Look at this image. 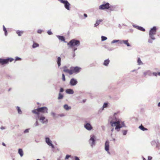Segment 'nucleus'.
Listing matches in <instances>:
<instances>
[{
    "label": "nucleus",
    "instance_id": "obj_10",
    "mask_svg": "<svg viewBox=\"0 0 160 160\" xmlns=\"http://www.w3.org/2000/svg\"><path fill=\"white\" fill-rule=\"evenodd\" d=\"M109 142L107 141L106 142L105 144V149L106 151H107L108 153H109Z\"/></svg>",
    "mask_w": 160,
    "mask_h": 160
},
{
    "label": "nucleus",
    "instance_id": "obj_25",
    "mask_svg": "<svg viewBox=\"0 0 160 160\" xmlns=\"http://www.w3.org/2000/svg\"><path fill=\"white\" fill-rule=\"evenodd\" d=\"M64 108L67 110H68L71 108V107H69L67 104H65L64 105Z\"/></svg>",
    "mask_w": 160,
    "mask_h": 160
},
{
    "label": "nucleus",
    "instance_id": "obj_7",
    "mask_svg": "<svg viewBox=\"0 0 160 160\" xmlns=\"http://www.w3.org/2000/svg\"><path fill=\"white\" fill-rule=\"evenodd\" d=\"M110 8V10H113L110 7V4L108 3H107L105 4L101 5L99 7V9L101 10H104L105 9H108Z\"/></svg>",
    "mask_w": 160,
    "mask_h": 160
},
{
    "label": "nucleus",
    "instance_id": "obj_57",
    "mask_svg": "<svg viewBox=\"0 0 160 160\" xmlns=\"http://www.w3.org/2000/svg\"><path fill=\"white\" fill-rule=\"evenodd\" d=\"M3 128H2V127H1V129H3Z\"/></svg>",
    "mask_w": 160,
    "mask_h": 160
},
{
    "label": "nucleus",
    "instance_id": "obj_55",
    "mask_svg": "<svg viewBox=\"0 0 160 160\" xmlns=\"http://www.w3.org/2000/svg\"><path fill=\"white\" fill-rule=\"evenodd\" d=\"M158 75L160 76V72H158Z\"/></svg>",
    "mask_w": 160,
    "mask_h": 160
},
{
    "label": "nucleus",
    "instance_id": "obj_18",
    "mask_svg": "<svg viewBox=\"0 0 160 160\" xmlns=\"http://www.w3.org/2000/svg\"><path fill=\"white\" fill-rule=\"evenodd\" d=\"M102 21V19H100L99 20H98L96 21V23L94 24V26L96 27Z\"/></svg>",
    "mask_w": 160,
    "mask_h": 160
},
{
    "label": "nucleus",
    "instance_id": "obj_11",
    "mask_svg": "<svg viewBox=\"0 0 160 160\" xmlns=\"http://www.w3.org/2000/svg\"><path fill=\"white\" fill-rule=\"evenodd\" d=\"M78 82L76 79L72 78L70 82V83L71 86L75 85Z\"/></svg>",
    "mask_w": 160,
    "mask_h": 160
},
{
    "label": "nucleus",
    "instance_id": "obj_58",
    "mask_svg": "<svg viewBox=\"0 0 160 160\" xmlns=\"http://www.w3.org/2000/svg\"><path fill=\"white\" fill-rule=\"evenodd\" d=\"M36 160H40L39 159H37Z\"/></svg>",
    "mask_w": 160,
    "mask_h": 160
},
{
    "label": "nucleus",
    "instance_id": "obj_17",
    "mask_svg": "<svg viewBox=\"0 0 160 160\" xmlns=\"http://www.w3.org/2000/svg\"><path fill=\"white\" fill-rule=\"evenodd\" d=\"M66 92L67 93L70 94H72L74 92L73 90L70 89H67L66 90Z\"/></svg>",
    "mask_w": 160,
    "mask_h": 160
},
{
    "label": "nucleus",
    "instance_id": "obj_5",
    "mask_svg": "<svg viewBox=\"0 0 160 160\" xmlns=\"http://www.w3.org/2000/svg\"><path fill=\"white\" fill-rule=\"evenodd\" d=\"M14 60L12 58H8L6 59L0 58V64L2 65L8 63L9 62H11Z\"/></svg>",
    "mask_w": 160,
    "mask_h": 160
},
{
    "label": "nucleus",
    "instance_id": "obj_34",
    "mask_svg": "<svg viewBox=\"0 0 160 160\" xmlns=\"http://www.w3.org/2000/svg\"><path fill=\"white\" fill-rule=\"evenodd\" d=\"M120 41L119 40H114L112 41V43H114L119 42L120 43Z\"/></svg>",
    "mask_w": 160,
    "mask_h": 160
},
{
    "label": "nucleus",
    "instance_id": "obj_48",
    "mask_svg": "<svg viewBox=\"0 0 160 160\" xmlns=\"http://www.w3.org/2000/svg\"><path fill=\"white\" fill-rule=\"evenodd\" d=\"M28 130H28V129H26V130L24 131V132H25V133L28 132Z\"/></svg>",
    "mask_w": 160,
    "mask_h": 160
},
{
    "label": "nucleus",
    "instance_id": "obj_21",
    "mask_svg": "<svg viewBox=\"0 0 160 160\" xmlns=\"http://www.w3.org/2000/svg\"><path fill=\"white\" fill-rule=\"evenodd\" d=\"M109 62L110 61L109 59H106L104 61L103 63V65L105 66H108Z\"/></svg>",
    "mask_w": 160,
    "mask_h": 160
},
{
    "label": "nucleus",
    "instance_id": "obj_40",
    "mask_svg": "<svg viewBox=\"0 0 160 160\" xmlns=\"http://www.w3.org/2000/svg\"><path fill=\"white\" fill-rule=\"evenodd\" d=\"M38 121H36L34 124V125H35V126H37L38 125Z\"/></svg>",
    "mask_w": 160,
    "mask_h": 160
},
{
    "label": "nucleus",
    "instance_id": "obj_37",
    "mask_svg": "<svg viewBox=\"0 0 160 160\" xmlns=\"http://www.w3.org/2000/svg\"><path fill=\"white\" fill-rule=\"evenodd\" d=\"M42 32V30L41 29H39L37 31V32L38 33H41Z\"/></svg>",
    "mask_w": 160,
    "mask_h": 160
},
{
    "label": "nucleus",
    "instance_id": "obj_44",
    "mask_svg": "<svg viewBox=\"0 0 160 160\" xmlns=\"http://www.w3.org/2000/svg\"><path fill=\"white\" fill-rule=\"evenodd\" d=\"M152 158V157L151 156H148V160H151Z\"/></svg>",
    "mask_w": 160,
    "mask_h": 160
},
{
    "label": "nucleus",
    "instance_id": "obj_46",
    "mask_svg": "<svg viewBox=\"0 0 160 160\" xmlns=\"http://www.w3.org/2000/svg\"><path fill=\"white\" fill-rule=\"evenodd\" d=\"M59 116L60 117H63L64 116V115L63 114H59Z\"/></svg>",
    "mask_w": 160,
    "mask_h": 160
},
{
    "label": "nucleus",
    "instance_id": "obj_15",
    "mask_svg": "<svg viewBox=\"0 0 160 160\" xmlns=\"http://www.w3.org/2000/svg\"><path fill=\"white\" fill-rule=\"evenodd\" d=\"M40 120L41 121L42 123L46 122H48V120L46 119L45 118L44 116H41L40 118Z\"/></svg>",
    "mask_w": 160,
    "mask_h": 160
},
{
    "label": "nucleus",
    "instance_id": "obj_3",
    "mask_svg": "<svg viewBox=\"0 0 160 160\" xmlns=\"http://www.w3.org/2000/svg\"><path fill=\"white\" fill-rule=\"evenodd\" d=\"M80 44L79 41L74 39L72 40L68 43V45L70 48L73 49L74 51H75L77 49L75 47L79 46Z\"/></svg>",
    "mask_w": 160,
    "mask_h": 160
},
{
    "label": "nucleus",
    "instance_id": "obj_28",
    "mask_svg": "<svg viewBox=\"0 0 160 160\" xmlns=\"http://www.w3.org/2000/svg\"><path fill=\"white\" fill-rule=\"evenodd\" d=\"M63 95L62 94H61L60 93H59L58 99H61L63 98Z\"/></svg>",
    "mask_w": 160,
    "mask_h": 160
},
{
    "label": "nucleus",
    "instance_id": "obj_60",
    "mask_svg": "<svg viewBox=\"0 0 160 160\" xmlns=\"http://www.w3.org/2000/svg\"><path fill=\"white\" fill-rule=\"evenodd\" d=\"M113 129H112V131H113Z\"/></svg>",
    "mask_w": 160,
    "mask_h": 160
},
{
    "label": "nucleus",
    "instance_id": "obj_43",
    "mask_svg": "<svg viewBox=\"0 0 160 160\" xmlns=\"http://www.w3.org/2000/svg\"><path fill=\"white\" fill-rule=\"evenodd\" d=\"M64 91V90L63 89V88H61L60 89V92H63V91Z\"/></svg>",
    "mask_w": 160,
    "mask_h": 160
},
{
    "label": "nucleus",
    "instance_id": "obj_39",
    "mask_svg": "<svg viewBox=\"0 0 160 160\" xmlns=\"http://www.w3.org/2000/svg\"><path fill=\"white\" fill-rule=\"evenodd\" d=\"M47 32L48 34L49 35H51L52 34V32L50 31H48Z\"/></svg>",
    "mask_w": 160,
    "mask_h": 160
},
{
    "label": "nucleus",
    "instance_id": "obj_24",
    "mask_svg": "<svg viewBox=\"0 0 160 160\" xmlns=\"http://www.w3.org/2000/svg\"><path fill=\"white\" fill-rule=\"evenodd\" d=\"M139 128H140L141 130L143 131H146V130H148V129L147 128H144L142 125H141L139 127Z\"/></svg>",
    "mask_w": 160,
    "mask_h": 160
},
{
    "label": "nucleus",
    "instance_id": "obj_53",
    "mask_svg": "<svg viewBox=\"0 0 160 160\" xmlns=\"http://www.w3.org/2000/svg\"><path fill=\"white\" fill-rule=\"evenodd\" d=\"M2 145L4 146H6L4 142H2Z\"/></svg>",
    "mask_w": 160,
    "mask_h": 160
},
{
    "label": "nucleus",
    "instance_id": "obj_35",
    "mask_svg": "<svg viewBox=\"0 0 160 160\" xmlns=\"http://www.w3.org/2000/svg\"><path fill=\"white\" fill-rule=\"evenodd\" d=\"M21 60V58H20L19 57H16L15 58V62L17 61H20Z\"/></svg>",
    "mask_w": 160,
    "mask_h": 160
},
{
    "label": "nucleus",
    "instance_id": "obj_31",
    "mask_svg": "<svg viewBox=\"0 0 160 160\" xmlns=\"http://www.w3.org/2000/svg\"><path fill=\"white\" fill-rule=\"evenodd\" d=\"M102 40L103 41L107 39V38L105 36H102L101 37Z\"/></svg>",
    "mask_w": 160,
    "mask_h": 160
},
{
    "label": "nucleus",
    "instance_id": "obj_26",
    "mask_svg": "<svg viewBox=\"0 0 160 160\" xmlns=\"http://www.w3.org/2000/svg\"><path fill=\"white\" fill-rule=\"evenodd\" d=\"M3 31H4L5 35L6 36H7L8 35L7 31L6 28H5L4 26V25H3Z\"/></svg>",
    "mask_w": 160,
    "mask_h": 160
},
{
    "label": "nucleus",
    "instance_id": "obj_50",
    "mask_svg": "<svg viewBox=\"0 0 160 160\" xmlns=\"http://www.w3.org/2000/svg\"><path fill=\"white\" fill-rule=\"evenodd\" d=\"M119 112H117L116 113H115L114 114V115L115 116L116 115V114H118V113H119Z\"/></svg>",
    "mask_w": 160,
    "mask_h": 160
},
{
    "label": "nucleus",
    "instance_id": "obj_13",
    "mask_svg": "<svg viewBox=\"0 0 160 160\" xmlns=\"http://www.w3.org/2000/svg\"><path fill=\"white\" fill-rule=\"evenodd\" d=\"M128 40H121L120 41V43L122 44L123 43L124 44L126 45L128 47L130 46V45L128 43Z\"/></svg>",
    "mask_w": 160,
    "mask_h": 160
},
{
    "label": "nucleus",
    "instance_id": "obj_56",
    "mask_svg": "<svg viewBox=\"0 0 160 160\" xmlns=\"http://www.w3.org/2000/svg\"><path fill=\"white\" fill-rule=\"evenodd\" d=\"M83 102H85V100H83Z\"/></svg>",
    "mask_w": 160,
    "mask_h": 160
},
{
    "label": "nucleus",
    "instance_id": "obj_47",
    "mask_svg": "<svg viewBox=\"0 0 160 160\" xmlns=\"http://www.w3.org/2000/svg\"><path fill=\"white\" fill-rule=\"evenodd\" d=\"M127 133V131H123V134L125 135V134H126Z\"/></svg>",
    "mask_w": 160,
    "mask_h": 160
},
{
    "label": "nucleus",
    "instance_id": "obj_4",
    "mask_svg": "<svg viewBox=\"0 0 160 160\" xmlns=\"http://www.w3.org/2000/svg\"><path fill=\"white\" fill-rule=\"evenodd\" d=\"M110 124L112 127H114L116 126L115 129H118L122 128V126H121L120 124V122L119 121L116 122H113L111 121L110 122Z\"/></svg>",
    "mask_w": 160,
    "mask_h": 160
},
{
    "label": "nucleus",
    "instance_id": "obj_2",
    "mask_svg": "<svg viewBox=\"0 0 160 160\" xmlns=\"http://www.w3.org/2000/svg\"><path fill=\"white\" fill-rule=\"evenodd\" d=\"M48 110V108L46 107H44L33 110L32 111V112L33 113L35 114L37 118H38L39 117L40 112L42 113H47Z\"/></svg>",
    "mask_w": 160,
    "mask_h": 160
},
{
    "label": "nucleus",
    "instance_id": "obj_38",
    "mask_svg": "<svg viewBox=\"0 0 160 160\" xmlns=\"http://www.w3.org/2000/svg\"><path fill=\"white\" fill-rule=\"evenodd\" d=\"M152 74L153 75L157 76L158 75V72H153L152 73Z\"/></svg>",
    "mask_w": 160,
    "mask_h": 160
},
{
    "label": "nucleus",
    "instance_id": "obj_52",
    "mask_svg": "<svg viewBox=\"0 0 160 160\" xmlns=\"http://www.w3.org/2000/svg\"><path fill=\"white\" fill-rule=\"evenodd\" d=\"M84 16L85 18H86L87 17V14L85 13L84 14Z\"/></svg>",
    "mask_w": 160,
    "mask_h": 160
},
{
    "label": "nucleus",
    "instance_id": "obj_51",
    "mask_svg": "<svg viewBox=\"0 0 160 160\" xmlns=\"http://www.w3.org/2000/svg\"><path fill=\"white\" fill-rule=\"evenodd\" d=\"M148 42L149 43H152V41L151 40H150V39H149L148 40Z\"/></svg>",
    "mask_w": 160,
    "mask_h": 160
},
{
    "label": "nucleus",
    "instance_id": "obj_16",
    "mask_svg": "<svg viewBox=\"0 0 160 160\" xmlns=\"http://www.w3.org/2000/svg\"><path fill=\"white\" fill-rule=\"evenodd\" d=\"M152 74V73L150 71H148L146 72H144L143 73V75L144 76H146L147 75H149L151 76Z\"/></svg>",
    "mask_w": 160,
    "mask_h": 160
},
{
    "label": "nucleus",
    "instance_id": "obj_20",
    "mask_svg": "<svg viewBox=\"0 0 160 160\" xmlns=\"http://www.w3.org/2000/svg\"><path fill=\"white\" fill-rule=\"evenodd\" d=\"M58 38L62 41L65 42V38L63 36H57Z\"/></svg>",
    "mask_w": 160,
    "mask_h": 160
},
{
    "label": "nucleus",
    "instance_id": "obj_54",
    "mask_svg": "<svg viewBox=\"0 0 160 160\" xmlns=\"http://www.w3.org/2000/svg\"><path fill=\"white\" fill-rule=\"evenodd\" d=\"M158 106L159 107H160V102H159L158 104Z\"/></svg>",
    "mask_w": 160,
    "mask_h": 160
},
{
    "label": "nucleus",
    "instance_id": "obj_27",
    "mask_svg": "<svg viewBox=\"0 0 160 160\" xmlns=\"http://www.w3.org/2000/svg\"><path fill=\"white\" fill-rule=\"evenodd\" d=\"M39 45L38 43H36L35 42H33V44L32 45V47H33V48H34L38 47L39 46Z\"/></svg>",
    "mask_w": 160,
    "mask_h": 160
},
{
    "label": "nucleus",
    "instance_id": "obj_9",
    "mask_svg": "<svg viewBox=\"0 0 160 160\" xmlns=\"http://www.w3.org/2000/svg\"><path fill=\"white\" fill-rule=\"evenodd\" d=\"M95 136L93 135L91 138L89 140V143L91 144L92 146L95 144Z\"/></svg>",
    "mask_w": 160,
    "mask_h": 160
},
{
    "label": "nucleus",
    "instance_id": "obj_32",
    "mask_svg": "<svg viewBox=\"0 0 160 160\" xmlns=\"http://www.w3.org/2000/svg\"><path fill=\"white\" fill-rule=\"evenodd\" d=\"M62 79L63 81H65L66 80L65 76L64 74H62Z\"/></svg>",
    "mask_w": 160,
    "mask_h": 160
},
{
    "label": "nucleus",
    "instance_id": "obj_41",
    "mask_svg": "<svg viewBox=\"0 0 160 160\" xmlns=\"http://www.w3.org/2000/svg\"><path fill=\"white\" fill-rule=\"evenodd\" d=\"M58 0L61 3H63L65 1V0Z\"/></svg>",
    "mask_w": 160,
    "mask_h": 160
},
{
    "label": "nucleus",
    "instance_id": "obj_23",
    "mask_svg": "<svg viewBox=\"0 0 160 160\" xmlns=\"http://www.w3.org/2000/svg\"><path fill=\"white\" fill-rule=\"evenodd\" d=\"M61 58L60 57H58L57 60V63L58 66L59 67L61 65Z\"/></svg>",
    "mask_w": 160,
    "mask_h": 160
},
{
    "label": "nucleus",
    "instance_id": "obj_22",
    "mask_svg": "<svg viewBox=\"0 0 160 160\" xmlns=\"http://www.w3.org/2000/svg\"><path fill=\"white\" fill-rule=\"evenodd\" d=\"M18 152L19 154L20 155L21 157L23 156V152L22 149H18Z\"/></svg>",
    "mask_w": 160,
    "mask_h": 160
},
{
    "label": "nucleus",
    "instance_id": "obj_6",
    "mask_svg": "<svg viewBox=\"0 0 160 160\" xmlns=\"http://www.w3.org/2000/svg\"><path fill=\"white\" fill-rule=\"evenodd\" d=\"M156 27H153L150 31L149 33V37L151 38L152 40H154L155 39L154 35L156 34Z\"/></svg>",
    "mask_w": 160,
    "mask_h": 160
},
{
    "label": "nucleus",
    "instance_id": "obj_12",
    "mask_svg": "<svg viewBox=\"0 0 160 160\" xmlns=\"http://www.w3.org/2000/svg\"><path fill=\"white\" fill-rule=\"evenodd\" d=\"M85 128L88 130H91L92 128L91 125L89 123H87L84 125Z\"/></svg>",
    "mask_w": 160,
    "mask_h": 160
},
{
    "label": "nucleus",
    "instance_id": "obj_29",
    "mask_svg": "<svg viewBox=\"0 0 160 160\" xmlns=\"http://www.w3.org/2000/svg\"><path fill=\"white\" fill-rule=\"evenodd\" d=\"M17 108L18 113L20 114H21L22 113V112L20 108L18 107H17Z\"/></svg>",
    "mask_w": 160,
    "mask_h": 160
},
{
    "label": "nucleus",
    "instance_id": "obj_59",
    "mask_svg": "<svg viewBox=\"0 0 160 160\" xmlns=\"http://www.w3.org/2000/svg\"><path fill=\"white\" fill-rule=\"evenodd\" d=\"M75 54H74V55H73V57H74L75 56Z\"/></svg>",
    "mask_w": 160,
    "mask_h": 160
},
{
    "label": "nucleus",
    "instance_id": "obj_30",
    "mask_svg": "<svg viewBox=\"0 0 160 160\" xmlns=\"http://www.w3.org/2000/svg\"><path fill=\"white\" fill-rule=\"evenodd\" d=\"M138 62L139 65L142 64V62L141 61L140 58H138Z\"/></svg>",
    "mask_w": 160,
    "mask_h": 160
},
{
    "label": "nucleus",
    "instance_id": "obj_42",
    "mask_svg": "<svg viewBox=\"0 0 160 160\" xmlns=\"http://www.w3.org/2000/svg\"><path fill=\"white\" fill-rule=\"evenodd\" d=\"M70 157V156L68 155H66V157H65V159H68Z\"/></svg>",
    "mask_w": 160,
    "mask_h": 160
},
{
    "label": "nucleus",
    "instance_id": "obj_33",
    "mask_svg": "<svg viewBox=\"0 0 160 160\" xmlns=\"http://www.w3.org/2000/svg\"><path fill=\"white\" fill-rule=\"evenodd\" d=\"M138 29L139 30H140L141 31H145V29H144L142 27H138Z\"/></svg>",
    "mask_w": 160,
    "mask_h": 160
},
{
    "label": "nucleus",
    "instance_id": "obj_19",
    "mask_svg": "<svg viewBox=\"0 0 160 160\" xmlns=\"http://www.w3.org/2000/svg\"><path fill=\"white\" fill-rule=\"evenodd\" d=\"M23 32H24L23 31H20L19 30H18L16 32V33L19 36H21L22 35L23 33Z\"/></svg>",
    "mask_w": 160,
    "mask_h": 160
},
{
    "label": "nucleus",
    "instance_id": "obj_49",
    "mask_svg": "<svg viewBox=\"0 0 160 160\" xmlns=\"http://www.w3.org/2000/svg\"><path fill=\"white\" fill-rule=\"evenodd\" d=\"M75 160H79V158L77 157H75Z\"/></svg>",
    "mask_w": 160,
    "mask_h": 160
},
{
    "label": "nucleus",
    "instance_id": "obj_1",
    "mask_svg": "<svg viewBox=\"0 0 160 160\" xmlns=\"http://www.w3.org/2000/svg\"><path fill=\"white\" fill-rule=\"evenodd\" d=\"M81 69V68L78 67H72L69 69L65 66L63 67V71L65 72L68 73L69 75H72L74 73H77L79 72Z\"/></svg>",
    "mask_w": 160,
    "mask_h": 160
},
{
    "label": "nucleus",
    "instance_id": "obj_36",
    "mask_svg": "<svg viewBox=\"0 0 160 160\" xmlns=\"http://www.w3.org/2000/svg\"><path fill=\"white\" fill-rule=\"evenodd\" d=\"M108 106V103H105L103 106V108H107Z\"/></svg>",
    "mask_w": 160,
    "mask_h": 160
},
{
    "label": "nucleus",
    "instance_id": "obj_8",
    "mask_svg": "<svg viewBox=\"0 0 160 160\" xmlns=\"http://www.w3.org/2000/svg\"><path fill=\"white\" fill-rule=\"evenodd\" d=\"M64 4V7L65 8L68 10H70V4L69 2L67 0H65L63 3Z\"/></svg>",
    "mask_w": 160,
    "mask_h": 160
},
{
    "label": "nucleus",
    "instance_id": "obj_14",
    "mask_svg": "<svg viewBox=\"0 0 160 160\" xmlns=\"http://www.w3.org/2000/svg\"><path fill=\"white\" fill-rule=\"evenodd\" d=\"M46 142L48 145L52 146V147H53V146L48 138H46Z\"/></svg>",
    "mask_w": 160,
    "mask_h": 160
},
{
    "label": "nucleus",
    "instance_id": "obj_45",
    "mask_svg": "<svg viewBox=\"0 0 160 160\" xmlns=\"http://www.w3.org/2000/svg\"><path fill=\"white\" fill-rule=\"evenodd\" d=\"M121 126H122V127H124L125 126V124H124V122H122V123H121Z\"/></svg>",
    "mask_w": 160,
    "mask_h": 160
}]
</instances>
